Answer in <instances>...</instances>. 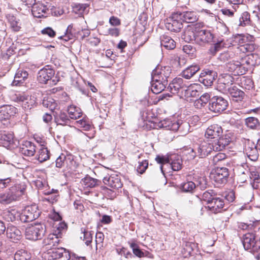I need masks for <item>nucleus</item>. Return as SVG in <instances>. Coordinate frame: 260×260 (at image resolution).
I'll list each match as a JSON object with an SVG mask.
<instances>
[{
	"label": "nucleus",
	"mask_w": 260,
	"mask_h": 260,
	"mask_svg": "<svg viewBox=\"0 0 260 260\" xmlns=\"http://www.w3.org/2000/svg\"><path fill=\"white\" fill-rule=\"evenodd\" d=\"M60 237L58 235H57L56 233L53 234H50L48 235V237L44 240V243L46 245H51V243L49 242V240L54 241L56 243H58V238Z\"/></svg>",
	"instance_id": "obj_61"
},
{
	"label": "nucleus",
	"mask_w": 260,
	"mask_h": 260,
	"mask_svg": "<svg viewBox=\"0 0 260 260\" xmlns=\"http://www.w3.org/2000/svg\"><path fill=\"white\" fill-rule=\"evenodd\" d=\"M68 255V252L63 248L53 249L44 254V257L48 260H55L64 256L67 258Z\"/></svg>",
	"instance_id": "obj_16"
},
{
	"label": "nucleus",
	"mask_w": 260,
	"mask_h": 260,
	"mask_svg": "<svg viewBox=\"0 0 260 260\" xmlns=\"http://www.w3.org/2000/svg\"><path fill=\"white\" fill-rule=\"evenodd\" d=\"M202 26V23H196L194 25H188L182 35V39L186 42H190L193 40L196 42L197 28Z\"/></svg>",
	"instance_id": "obj_12"
},
{
	"label": "nucleus",
	"mask_w": 260,
	"mask_h": 260,
	"mask_svg": "<svg viewBox=\"0 0 260 260\" xmlns=\"http://www.w3.org/2000/svg\"><path fill=\"white\" fill-rule=\"evenodd\" d=\"M246 125L251 129H256L259 126V122L257 118L249 117L245 119Z\"/></svg>",
	"instance_id": "obj_43"
},
{
	"label": "nucleus",
	"mask_w": 260,
	"mask_h": 260,
	"mask_svg": "<svg viewBox=\"0 0 260 260\" xmlns=\"http://www.w3.org/2000/svg\"><path fill=\"white\" fill-rule=\"evenodd\" d=\"M182 22L186 23H193L196 22L198 17L196 12L193 11H186L182 13L178 12Z\"/></svg>",
	"instance_id": "obj_28"
},
{
	"label": "nucleus",
	"mask_w": 260,
	"mask_h": 260,
	"mask_svg": "<svg viewBox=\"0 0 260 260\" xmlns=\"http://www.w3.org/2000/svg\"><path fill=\"white\" fill-rule=\"evenodd\" d=\"M81 183L85 188H92L96 185L97 180L89 176H86L82 179Z\"/></svg>",
	"instance_id": "obj_49"
},
{
	"label": "nucleus",
	"mask_w": 260,
	"mask_h": 260,
	"mask_svg": "<svg viewBox=\"0 0 260 260\" xmlns=\"http://www.w3.org/2000/svg\"><path fill=\"white\" fill-rule=\"evenodd\" d=\"M130 247L132 249L133 253L139 258L144 256V253L140 249L138 245L135 242H128Z\"/></svg>",
	"instance_id": "obj_52"
},
{
	"label": "nucleus",
	"mask_w": 260,
	"mask_h": 260,
	"mask_svg": "<svg viewBox=\"0 0 260 260\" xmlns=\"http://www.w3.org/2000/svg\"><path fill=\"white\" fill-rule=\"evenodd\" d=\"M58 190L52 189L51 190H45L44 194L47 195L48 197L44 198V200L50 203L53 204L58 200Z\"/></svg>",
	"instance_id": "obj_38"
},
{
	"label": "nucleus",
	"mask_w": 260,
	"mask_h": 260,
	"mask_svg": "<svg viewBox=\"0 0 260 260\" xmlns=\"http://www.w3.org/2000/svg\"><path fill=\"white\" fill-rule=\"evenodd\" d=\"M224 205V199L216 195L215 198L208 204V210L210 213L216 214L223 210Z\"/></svg>",
	"instance_id": "obj_14"
},
{
	"label": "nucleus",
	"mask_w": 260,
	"mask_h": 260,
	"mask_svg": "<svg viewBox=\"0 0 260 260\" xmlns=\"http://www.w3.org/2000/svg\"><path fill=\"white\" fill-rule=\"evenodd\" d=\"M222 133L221 127L217 124H214L208 127L206 129L205 136L208 139H215L218 137Z\"/></svg>",
	"instance_id": "obj_23"
},
{
	"label": "nucleus",
	"mask_w": 260,
	"mask_h": 260,
	"mask_svg": "<svg viewBox=\"0 0 260 260\" xmlns=\"http://www.w3.org/2000/svg\"><path fill=\"white\" fill-rule=\"evenodd\" d=\"M28 73L26 71L19 70L16 73L14 80L12 84L13 86H17L23 83L25 79L27 78Z\"/></svg>",
	"instance_id": "obj_36"
},
{
	"label": "nucleus",
	"mask_w": 260,
	"mask_h": 260,
	"mask_svg": "<svg viewBox=\"0 0 260 260\" xmlns=\"http://www.w3.org/2000/svg\"><path fill=\"white\" fill-rule=\"evenodd\" d=\"M179 188L183 192L192 193L196 188L195 182L192 181H188L182 183Z\"/></svg>",
	"instance_id": "obj_39"
},
{
	"label": "nucleus",
	"mask_w": 260,
	"mask_h": 260,
	"mask_svg": "<svg viewBox=\"0 0 260 260\" xmlns=\"http://www.w3.org/2000/svg\"><path fill=\"white\" fill-rule=\"evenodd\" d=\"M184 155L187 157V159L188 160L193 159L196 156H198V154L195 147L193 148L189 147L185 150L183 152Z\"/></svg>",
	"instance_id": "obj_53"
},
{
	"label": "nucleus",
	"mask_w": 260,
	"mask_h": 260,
	"mask_svg": "<svg viewBox=\"0 0 260 260\" xmlns=\"http://www.w3.org/2000/svg\"><path fill=\"white\" fill-rule=\"evenodd\" d=\"M200 70V67L198 65H191L186 68L181 72L182 77L189 79Z\"/></svg>",
	"instance_id": "obj_32"
},
{
	"label": "nucleus",
	"mask_w": 260,
	"mask_h": 260,
	"mask_svg": "<svg viewBox=\"0 0 260 260\" xmlns=\"http://www.w3.org/2000/svg\"><path fill=\"white\" fill-rule=\"evenodd\" d=\"M171 74L168 67L156 68L152 73L151 91L158 94L162 91L168 84V78Z\"/></svg>",
	"instance_id": "obj_1"
},
{
	"label": "nucleus",
	"mask_w": 260,
	"mask_h": 260,
	"mask_svg": "<svg viewBox=\"0 0 260 260\" xmlns=\"http://www.w3.org/2000/svg\"><path fill=\"white\" fill-rule=\"evenodd\" d=\"M214 101L210 102L209 109L215 113H220L226 109L228 102L225 99H213Z\"/></svg>",
	"instance_id": "obj_15"
},
{
	"label": "nucleus",
	"mask_w": 260,
	"mask_h": 260,
	"mask_svg": "<svg viewBox=\"0 0 260 260\" xmlns=\"http://www.w3.org/2000/svg\"><path fill=\"white\" fill-rule=\"evenodd\" d=\"M42 104L51 111L57 109L58 107V103L54 99H43Z\"/></svg>",
	"instance_id": "obj_48"
},
{
	"label": "nucleus",
	"mask_w": 260,
	"mask_h": 260,
	"mask_svg": "<svg viewBox=\"0 0 260 260\" xmlns=\"http://www.w3.org/2000/svg\"><path fill=\"white\" fill-rule=\"evenodd\" d=\"M46 233V226L44 224L41 223H35L29 225L26 227L25 231L26 239L37 241L41 239Z\"/></svg>",
	"instance_id": "obj_2"
},
{
	"label": "nucleus",
	"mask_w": 260,
	"mask_h": 260,
	"mask_svg": "<svg viewBox=\"0 0 260 260\" xmlns=\"http://www.w3.org/2000/svg\"><path fill=\"white\" fill-rule=\"evenodd\" d=\"M217 77V74L216 72L209 70H205L200 74L199 81L206 86H210L213 84Z\"/></svg>",
	"instance_id": "obj_11"
},
{
	"label": "nucleus",
	"mask_w": 260,
	"mask_h": 260,
	"mask_svg": "<svg viewBox=\"0 0 260 260\" xmlns=\"http://www.w3.org/2000/svg\"><path fill=\"white\" fill-rule=\"evenodd\" d=\"M257 147L254 144H248L246 146L245 151L248 158L252 161H255L258 158V152L257 150Z\"/></svg>",
	"instance_id": "obj_26"
},
{
	"label": "nucleus",
	"mask_w": 260,
	"mask_h": 260,
	"mask_svg": "<svg viewBox=\"0 0 260 260\" xmlns=\"http://www.w3.org/2000/svg\"><path fill=\"white\" fill-rule=\"evenodd\" d=\"M54 74V71L52 69L44 68L39 71L37 80L40 83L46 84L49 82L50 85H55L58 80L52 79Z\"/></svg>",
	"instance_id": "obj_7"
},
{
	"label": "nucleus",
	"mask_w": 260,
	"mask_h": 260,
	"mask_svg": "<svg viewBox=\"0 0 260 260\" xmlns=\"http://www.w3.org/2000/svg\"><path fill=\"white\" fill-rule=\"evenodd\" d=\"M155 128H165L167 129L176 131L181 129L182 127L189 126L187 122H180V121H172L170 119H165L162 121H160L156 125H153Z\"/></svg>",
	"instance_id": "obj_6"
},
{
	"label": "nucleus",
	"mask_w": 260,
	"mask_h": 260,
	"mask_svg": "<svg viewBox=\"0 0 260 260\" xmlns=\"http://www.w3.org/2000/svg\"><path fill=\"white\" fill-rule=\"evenodd\" d=\"M56 230L55 231L57 235L60 237H61L62 233L66 231L67 229V225L64 222H59L55 225Z\"/></svg>",
	"instance_id": "obj_57"
},
{
	"label": "nucleus",
	"mask_w": 260,
	"mask_h": 260,
	"mask_svg": "<svg viewBox=\"0 0 260 260\" xmlns=\"http://www.w3.org/2000/svg\"><path fill=\"white\" fill-rule=\"evenodd\" d=\"M155 160L158 164H160L159 168L164 176L166 173H169L170 172L171 167L166 165L168 163L171 164L169 156L158 155L155 158Z\"/></svg>",
	"instance_id": "obj_22"
},
{
	"label": "nucleus",
	"mask_w": 260,
	"mask_h": 260,
	"mask_svg": "<svg viewBox=\"0 0 260 260\" xmlns=\"http://www.w3.org/2000/svg\"><path fill=\"white\" fill-rule=\"evenodd\" d=\"M194 182L196 184V188L199 187L201 190H204L207 187V181L206 178L204 176L193 177Z\"/></svg>",
	"instance_id": "obj_42"
},
{
	"label": "nucleus",
	"mask_w": 260,
	"mask_h": 260,
	"mask_svg": "<svg viewBox=\"0 0 260 260\" xmlns=\"http://www.w3.org/2000/svg\"><path fill=\"white\" fill-rule=\"evenodd\" d=\"M171 164H166L167 166L171 167V170L174 171H178L182 168V160L180 155L172 154L169 156Z\"/></svg>",
	"instance_id": "obj_24"
},
{
	"label": "nucleus",
	"mask_w": 260,
	"mask_h": 260,
	"mask_svg": "<svg viewBox=\"0 0 260 260\" xmlns=\"http://www.w3.org/2000/svg\"><path fill=\"white\" fill-rule=\"evenodd\" d=\"M167 29L174 32H178L183 27V23L178 12L174 13L172 17L167 20L165 24Z\"/></svg>",
	"instance_id": "obj_9"
},
{
	"label": "nucleus",
	"mask_w": 260,
	"mask_h": 260,
	"mask_svg": "<svg viewBox=\"0 0 260 260\" xmlns=\"http://www.w3.org/2000/svg\"><path fill=\"white\" fill-rule=\"evenodd\" d=\"M235 41L237 42L240 45L245 44H249V42L253 41L254 37L253 36L246 34V35H237L235 38Z\"/></svg>",
	"instance_id": "obj_40"
},
{
	"label": "nucleus",
	"mask_w": 260,
	"mask_h": 260,
	"mask_svg": "<svg viewBox=\"0 0 260 260\" xmlns=\"http://www.w3.org/2000/svg\"><path fill=\"white\" fill-rule=\"evenodd\" d=\"M201 87L199 84H193L188 86L185 90V98H194L199 96L201 92Z\"/></svg>",
	"instance_id": "obj_27"
},
{
	"label": "nucleus",
	"mask_w": 260,
	"mask_h": 260,
	"mask_svg": "<svg viewBox=\"0 0 260 260\" xmlns=\"http://www.w3.org/2000/svg\"><path fill=\"white\" fill-rule=\"evenodd\" d=\"M164 99H158L156 101H153V99H142L140 101V105L141 106V108L143 107H146L152 105L153 104H156L160 100H163Z\"/></svg>",
	"instance_id": "obj_58"
},
{
	"label": "nucleus",
	"mask_w": 260,
	"mask_h": 260,
	"mask_svg": "<svg viewBox=\"0 0 260 260\" xmlns=\"http://www.w3.org/2000/svg\"><path fill=\"white\" fill-rule=\"evenodd\" d=\"M203 24L202 26L197 28V36L196 38V42L200 45L211 43L213 42L214 38V35L210 30L203 28Z\"/></svg>",
	"instance_id": "obj_8"
},
{
	"label": "nucleus",
	"mask_w": 260,
	"mask_h": 260,
	"mask_svg": "<svg viewBox=\"0 0 260 260\" xmlns=\"http://www.w3.org/2000/svg\"><path fill=\"white\" fill-rule=\"evenodd\" d=\"M5 111L3 113L8 114L10 117L14 116L17 112V109L15 107L11 106H6L4 107Z\"/></svg>",
	"instance_id": "obj_64"
},
{
	"label": "nucleus",
	"mask_w": 260,
	"mask_h": 260,
	"mask_svg": "<svg viewBox=\"0 0 260 260\" xmlns=\"http://www.w3.org/2000/svg\"><path fill=\"white\" fill-rule=\"evenodd\" d=\"M232 139L226 135L214 140L213 142L211 143L213 146V151H220L225 149L228 147Z\"/></svg>",
	"instance_id": "obj_17"
},
{
	"label": "nucleus",
	"mask_w": 260,
	"mask_h": 260,
	"mask_svg": "<svg viewBox=\"0 0 260 260\" xmlns=\"http://www.w3.org/2000/svg\"><path fill=\"white\" fill-rule=\"evenodd\" d=\"M242 242L244 249L250 252H257L260 249V238L256 237L254 234H245Z\"/></svg>",
	"instance_id": "obj_3"
},
{
	"label": "nucleus",
	"mask_w": 260,
	"mask_h": 260,
	"mask_svg": "<svg viewBox=\"0 0 260 260\" xmlns=\"http://www.w3.org/2000/svg\"><path fill=\"white\" fill-rule=\"evenodd\" d=\"M152 114L149 110H142L141 111V120L143 121L144 123H139L140 126L142 127L144 129H149L152 127L151 125H149L147 122L151 121V118L152 117Z\"/></svg>",
	"instance_id": "obj_30"
},
{
	"label": "nucleus",
	"mask_w": 260,
	"mask_h": 260,
	"mask_svg": "<svg viewBox=\"0 0 260 260\" xmlns=\"http://www.w3.org/2000/svg\"><path fill=\"white\" fill-rule=\"evenodd\" d=\"M76 125L79 127L82 128L84 131H88L91 127L90 122L85 117L82 118V119L78 120L76 122Z\"/></svg>",
	"instance_id": "obj_51"
},
{
	"label": "nucleus",
	"mask_w": 260,
	"mask_h": 260,
	"mask_svg": "<svg viewBox=\"0 0 260 260\" xmlns=\"http://www.w3.org/2000/svg\"><path fill=\"white\" fill-rule=\"evenodd\" d=\"M50 157L49 151L47 148L44 146H41L37 153L36 158L40 162L47 160Z\"/></svg>",
	"instance_id": "obj_33"
},
{
	"label": "nucleus",
	"mask_w": 260,
	"mask_h": 260,
	"mask_svg": "<svg viewBox=\"0 0 260 260\" xmlns=\"http://www.w3.org/2000/svg\"><path fill=\"white\" fill-rule=\"evenodd\" d=\"M16 199V195L12 192H5L0 194V204L7 205L15 201Z\"/></svg>",
	"instance_id": "obj_34"
},
{
	"label": "nucleus",
	"mask_w": 260,
	"mask_h": 260,
	"mask_svg": "<svg viewBox=\"0 0 260 260\" xmlns=\"http://www.w3.org/2000/svg\"><path fill=\"white\" fill-rule=\"evenodd\" d=\"M234 78L228 74L222 75L218 80V87H221V85H230L232 84Z\"/></svg>",
	"instance_id": "obj_44"
},
{
	"label": "nucleus",
	"mask_w": 260,
	"mask_h": 260,
	"mask_svg": "<svg viewBox=\"0 0 260 260\" xmlns=\"http://www.w3.org/2000/svg\"><path fill=\"white\" fill-rule=\"evenodd\" d=\"M253 49V46L249 44L241 45L236 48V52H242L243 53L247 52H251Z\"/></svg>",
	"instance_id": "obj_56"
},
{
	"label": "nucleus",
	"mask_w": 260,
	"mask_h": 260,
	"mask_svg": "<svg viewBox=\"0 0 260 260\" xmlns=\"http://www.w3.org/2000/svg\"><path fill=\"white\" fill-rule=\"evenodd\" d=\"M3 218L7 221H21L20 212L15 209L5 210L3 214Z\"/></svg>",
	"instance_id": "obj_21"
},
{
	"label": "nucleus",
	"mask_w": 260,
	"mask_h": 260,
	"mask_svg": "<svg viewBox=\"0 0 260 260\" xmlns=\"http://www.w3.org/2000/svg\"><path fill=\"white\" fill-rule=\"evenodd\" d=\"M229 176V169L225 167L216 168L210 175L211 180L216 183L217 185L225 183Z\"/></svg>",
	"instance_id": "obj_5"
},
{
	"label": "nucleus",
	"mask_w": 260,
	"mask_h": 260,
	"mask_svg": "<svg viewBox=\"0 0 260 260\" xmlns=\"http://www.w3.org/2000/svg\"><path fill=\"white\" fill-rule=\"evenodd\" d=\"M160 44L168 50L174 49L176 47V42L170 37L164 35L160 37Z\"/></svg>",
	"instance_id": "obj_31"
},
{
	"label": "nucleus",
	"mask_w": 260,
	"mask_h": 260,
	"mask_svg": "<svg viewBox=\"0 0 260 260\" xmlns=\"http://www.w3.org/2000/svg\"><path fill=\"white\" fill-rule=\"evenodd\" d=\"M191 103H193L194 106L198 109L204 107L208 102V99H196L195 100L190 99Z\"/></svg>",
	"instance_id": "obj_55"
},
{
	"label": "nucleus",
	"mask_w": 260,
	"mask_h": 260,
	"mask_svg": "<svg viewBox=\"0 0 260 260\" xmlns=\"http://www.w3.org/2000/svg\"><path fill=\"white\" fill-rule=\"evenodd\" d=\"M21 214V222H31L37 218L40 215V212L36 205L27 206L24 208Z\"/></svg>",
	"instance_id": "obj_4"
},
{
	"label": "nucleus",
	"mask_w": 260,
	"mask_h": 260,
	"mask_svg": "<svg viewBox=\"0 0 260 260\" xmlns=\"http://www.w3.org/2000/svg\"><path fill=\"white\" fill-rule=\"evenodd\" d=\"M81 231L83 236H81V238L85 241V243L87 246L89 245L92 240L93 232L83 229H81Z\"/></svg>",
	"instance_id": "obj_50"
},
{
	"label": "nucleus",
	"mask_w": 260,
	"mask_h": 260,
	"mask_svg": "<svg viewBox=\"0 0 260 260\" xmlns=\"http://www.w3.org/2000/svg\"><path fill=\"white\" fill-rule=\"evenodd\" d=\"M216 195V192L214 190L212 189H209L203 193L202 196V199L207 202L208 205L212 200L215 198Z\"/></svg>",
	"instance_id": "obj_47"
},
{
	"label": "nucleus",
	"mask_w": 260,
	"mask_h": 260,
	"mask_svg": "<svg viewBox=\"0 0 260 260\" xmlns=\"http://www.w3.org/2000/svg\"><path fill=\"white\" fill-rule=\"evenodd\" d=\"M31 12L33 16L37 18L45 17L51 6L48 3L38 2L32 6Z\"/></svg>",
	"instance_id": "obj_10"
},
{
	"label": "nucleus",
	"mask_w": 260,
	"mask_h": 260,
	"mask_svg": "<svg viewBox=\"0 0 260 260\" xmlns=\"http://www.w3.org/2000/svg\"><path fill=\"white\" fill-rule=\"evenodd\" d=\"M198 156L205 158L213 151V146L209 141H203L200 144L194 146Z\"/></svg>",
	"instance_id": "obj_13"
},
{
	"label": "nucleus",
	"mask_w": 260,
	"mask_h": 260,
	"mask_svg": "<svg viewBox=\"0 0 260 260\" xmlns=\"http://www.w3.org/2000/svg\"><path fill=\"white\" fill-rule=\"evenodd\" d=\"M74 157V156L71 154H68L66 156L61 154L56 159V167L61 168L64 164H66L67 167L71 169L75 164Z\"/></svg>",
	"instance_id": "obj_20"
},
{
	"label": "nucleus",
	"mask_w": 260,
	"mask_h": 260,
	"mask_svg": "<svg viewBox=\"0 0 260 260\" xmlns=\"http://www.w3.org/2000/svg\"><path fill=\"white\" fill-rule=\"evenodd\" d=\"M68 112L70 118L72 119L79 118L83 115L80 108L72 105L68 107Z\"/></svg>",
	"instance_id": "obj_35"
},
{
	"label": "nucleus",
	"mask_w": 260,
	"mask_h": 260,
	"mask_svg": "<svg viewBox=\"0 0 260 260\" xmlns=\"http://www.w3.org/2000/svg\"><path fill=\"white\" fill-rule=\"evenodd\" d=\"M14 136L11 133L4 132L1 134L0 139L4 145L9 146L13 143Z\"/></svg>",
	"instance_id": "obj_46"
},
{
	"label": "nucleus",
	"mask_w": 260,
	"mask_h": 260,
	"mask_svg": "<svg viewBox=\"0 0 260 260\" xmlns=\"http://www.w3.org/2000/svg\"><path fill=\"white\" fill-rule=\"evenodd\" d=\"M14 260H34L30 253L25 249L17 250L14 255Z\"/></svg>",
	"instance_id": "obj_37"
},
{
	"label": "nucleus",
	"mask_w": 260,
	"mask_h": 260,
	"mask_svg": "<svg viewBox=\"0 0 260 260\" xmlns=\"http://www.w3.org/2000/svg\"><path fill=\"white\" fill-rule=\"evenodd\" d=\"M6 232L7 237L13 242H17L22 238V233L20 230L11 224L8 225Z\"/></svg>",
	"instance_id": "obj_18"
},
{
	"label": "nucleus",
	"mask_w": 260,
	"mask_h": 260,
	"mask_svg": "<svg viewBox=\"0 0 260 260\" xmlns=\"http://www.w3.org/2000/svg\"><path fill=\"white\" fill-rule=\"evenodd\" d=\"M7 19L11 27L14 31H18L20 29L21 23L19 20L15 16L12 15H8Z\"/></svg>",
	"instance_id": "obj_41"
},
{
	"label": "nucleus",
	"mask_w": 260,
	"mask_h": 260,
	"mask_svg": "<svg viewBox=\"0 0 260 260\" xmlns=\"http://www.w3.org/2000/svg\"><path fill=\"white\" fill-rule=\"evenodd\" d=\"M103 183L113 189H118L122 186L120 178L116 175L106 176L103 179Z\"/></svg>",
	"instance_id": "obj_19"
},
{
	"label": "nucleus",
	"mask_w": 260,
	"mask_h": 260,
	"mask_svg": "<svg viewBox=\"0 0 260 260\" xmlns=\"http://www.w3.org/2000/svg\"><path fill=\"white\" fill-rule=\"evenodd\" d=\"M56 122L60 125H69L70 123V119L67 114L64 112H60L55 117Z\"/></svg>",
	"instance_id": "obj_45"
},
{
	"label": "nucleus",
	"mask_w": 260,
	"mask_h": 260,
	"mask_svg": "<svg viewBox=\"0 0 260 260\" xmlns=\"http://www.w3.org/2000/svg\"><path fill=\"white\" fill-rule=\"evenodd\" d=\"M229 92L232 98H243L245 96L244 92L235 86L229 88Z\"/></svg>",
	"instance_id": "obj_54"
},
{
	"label": "nucleus",
	"mask_w": 260,
	"mask_h": 260,
	"mask_svg": "<svg viewBox=\"0 0 260 260\" xmlns=\"http://www.w3.org/2000/svg\"><path fill=\"white\" fill-rule=\"evenodd\" d=\"M228 67L230 71H236L238 74L243 75L247 71L245 67H242L241 62L238 61H230L228 64Z\"/></svg>",
	"instance_id": "obj_29"
},
{
	"label": "nucleus",
	"mask_w": 260,
	"mask_h": 260,
	"mask_svg": "<svg viewBox=\"0 0 260 260\" xmlns=\"http://www.w3.org/2000/svg\"><path fill=\"white\" fill-rule=\"evenodd\" d=\"M104 239V235L102 233H97L95 235V243L96 249H97L98 246L100 247L103 246V241Z\"/></svg>",
	"instance_id": "obj_62"
},
{
	"label": "nucleus",
	"mask_w": 260,
	"mask_h": 260,
	"mask_svg": "<svg viewBox=\"0 0 260 260\" xmlns=\"http://www.w3.org/2000/svg\"><path fill=\"white\" fill-rule=\"evenodd\" d=\"M148 166V162L147 160H144L141 162H139V165L137 168V172L140 174H143L145 172Z\"/></svg>",
	"instance_id": "obj_60"
},
{
	"label": "nucleus",
	"mask_w": 260,
	"mask_h": 260,
	"mask_svg": "<svg viewBox=\"0 0 260 260\" xmlns=\"http://www.w3.org/2000/svg\"><path fill=\"white\" fill-rule=\"evenodd\" d=\"M20 152L25 156H32L36 152V146L33 143L26 141L20 148Z\"/></svg>",
	"instance_id": "obj_25"
},
{
	"label": "nucleus",
	"mask_w": 260,
	"mask_h": 260,
	"mask_svg": "<svg viewBox=\"0 0 260 260\" xmlns=\"http://www.w3.org/2000/svg\"><path fill=\"white\" fill-rule=\"evenodd\" d=\"M194 247L195 244L194 243L187 242L185 244V245L183 248V250L184 251V254L185 255V257L191 255Z\"/></svg>",
	"instance_id": "obj_59"
},
{
	"label": "nucleus",
	"mask_w": 260,
	"mask_h": 260,
	"mask_svg": "<svg viewBox=\"0 0 260 260\" xmlns=\"http://www.w3.org/2000/svg\"><path fill=\"white\" fill-rule=\"evenodd\" d=\"M41 33L45 36H47L50 38H53L56 35L55 31L50 27H47L41 30Z\"/></svg>",
	"instance_id": "obj_63"
}]
</instances>
